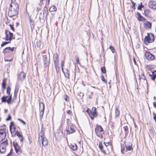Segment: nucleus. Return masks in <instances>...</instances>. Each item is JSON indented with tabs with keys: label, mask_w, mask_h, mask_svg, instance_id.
I'll use <instances>...</instances> for the list:
<instances>
[{
	"label": "nucleus",
	"mask_w": 156,
	"mask_h": 156,
	"mask_svg": "<svg viewBox=\"0 0 156 156\" xmlns=\"http://www.w3.org/2000/svg\"><path fill=\"white\" fill-rule=\"evenodd\" d=\"M19 12V5L17 3H11L8 13L9 16L12 17L17 15Z\"/></svg>",
	"instance_id": "f257e3e1"
},
{
	"label": "nucleus",
	"mask_w": 156,
	"mask_h": 156,
	"mask_svg": "<svg viewBox=\"0 0 156 156\" xmlns=\"http://www.w3.org/2000/svg\"><path fill=\"white\" fill-rule=\"evenodd\" d=\"M154 40V35L152 33L147 34V36H146L144 39V42L146 44H148V43H152Z\"/></svg>",
	"instance_id": "f03ea898"
},
{
	"label": "nucleus",
	"mask_w": 156,
	"mask_h": 156,
	"mask_svg": "<svg viewBox=\"0 0 156 156\" xmlns=\"http://www.w3.org/2000/svg\"><path fill=\"white\" fill-rule=\"evenodd\" d=\"M95 132L97 136L101 138L102 137L104 132L101 126H98L95 129Z\"/></svg>",
	"instance_id": "7ed1b4c3"
},
{
	"label": "nucleus",
	"mask_w": 156,
	"mask_h": 156,
	"mask_svg": "<svg viewBox=\"0 0 156 156\" xmlns=\"http://www.w3.org/2000/svg\"><path fill=\"white\" fill-rule=\"evenodd\" d=\"M8 145L7 140H5L1 143L0 145V152L3 154L5 152L6 150V147Z\"/></svg>",
	"instance_id": "20e7f679"
},
{
	"label": "nucleus",
	"mask_w": 156,
	"mask_h": 156,
	"mask_svg": "<svg viewBox=\"0 0 156 156\" xmlns=\"http://www.w3.org/2000/svg\"><path fill=\"white\" fill-rule=\"evenodd\" d=\"M1 100L2 102H7L8 104H11L14 102L13 100H12V95H10L9 96H4L2 98Z\"/></svg>",
	"instance_id": "39448f33"
},
{
	"label": "nucleus",
	"mask_w": 156,
	"mask_h": 156,
	"mask_svg": "<svg viewBox=\"0 0 156 156\" xmlns=\"http://www.w3.org/2000/svg\"><path fill=\"white\" fill-rule=\"evenodd\" d=\"M39 144H42V146H45L47 145L48 142L47 139L44 137L43 134L39 138Z\"/></svg>",
	"instance_id": "423d86ee"
},
{
	"label": "nucleus",
	"mask_w": 156,
	"mask_h": 156,
	"mask_svg": "<svg viewBox=\"0 0 156 156\" xmlns=\"http://www.w3.org/2000/svg\"><path fill=\"white\" fill-rule=\"evenodd\" d=\"M42 61L44 67H48L50 64V59L48 58L46 55H43L42 57Z\"/></svg>",
	"instance_id": "0eeeda50"
},
{
	"label": "nucleus",
	"mask_w": 156,
	"mask_h": 156,
	"mask_svg": "<svg viewBox=\"0 0 156 156\" xmlns=\"http://www.w3.org/2000/svg\"><path fill=\"white\" fill-rule=\"evenodd\" d=\"M44 110V106L43 103H40L39 104L40 119H42Z\"/></svg>",
	"instance_id": "6e6552de"
},
{
	"label": "nucleus",
	"mask_w": 156,
	"mask_h": 156,
	"mask_svg": "<svg viewBox=\"0 0 156 156\" xmlns=\"http://www.w3.org/2000/svg\"><path fill=\"white\" fill-rule=\"evenodd\" d=\"M5 34L6 36L5 40L11 41L12 39V37L13 35V34L7 30H5Z\"/></svg>",
	"instance_id": "1a4fd4ad"
},
{
	"label": "nucleus",
	"mask_w": 156,
	"mask_h": 156,
	"mask_svg": "<svg viewBox=\"0 0 156 156\" xmlns=\"http://www.w3.org/2000/svg\"><path fill=\"white\" fill-rule=\"evenodd\" d=\"M90 118L93 119L94 117L97 116L98 114L96 112V108L95 107H93L91 111L89 113Z\"/></svg>",
	"instance_id": "9d476101"
},
{
	"label": "nucleus",
	"mask_w": 156,
	"mask_h": 156,
	"mask_svg": "<svg viewBox=\"0 0 156 156\" xmlns=\"http://www.w3.org/2000/svg\"><path fill=\"white\" fill-rule=\"evenodd\" d=\"M15 47L11 48L10 47H7L5 48L3 51L4 54L6 55L10 53V51L13 52L14 51Z\"/></svg>",
	"instance_id": "9b49d317"
},
{
	"label": "nucleus",
	"mask_w": 156,
	"mask_h": 156,
	"mask_svg": "<svg viewBox=\"0 0 156 156\" xmlns=\"http://www.w3.org/2000/svg\"><path fill=\"white\" fill-rule=\"evenodd\" d=\"M66 130L68 134L73 133L76 131V130L73 126L71 125L68 126V127L66 128Z\"/></svg>",
	"instance_id": "f8f14e48"
},
{
	"label": "nucleus",
	"mask_w": 156,
	"mask_h": 156,
	"mask_svg": "<svg viewBox=\"0 0 156 156\" xmlns=\"http://www.w3.org/2000/svg\"><path fill=\"white\" fill-rule=\"evenodd\" d=\"M145 55L146 59L148 60H152L154 58V56L148 51H146Z\"/></svg>",
	"instance_id": "ddd939ff"
},
{
	"label": "nucleus",
	"mask_w": 156,
	"mask_h": 156,
	"mask_svg": "<svg viewBox=\"0 0 156 156\" xmlns=\"http://www.w3.org/2000/svg\"><path fill=\"white\" fill-rule=\"evenodd\" d=\"M148 6L151 8L156 9V2L153 0H150L148 2Z\"/></svg>",
	"instance_id": "4468645a"
},
{
	"label": "nucleus",
	"mask_w": 156,
	"mask_h": 156,
	"mask_svg": "<svg viewBox=\"0 0 156 156\" xmlns=\"http://www.w3.org/2000/svg\"><path fill=\"white\" fill-rule=\"evenodd\" d=\"M26 77V74L23 72H21L18 75L17 79L19 80L23 81L25 79Z\"/></svg>",
	"instance_id": "2eb2a0df"
},
{
	"label": "nucleus",
	"mask_w": 156,
	"mask_h": 156,
	"mask_svg": "<svg viewBox=\"0 0 156 156\" xmlns=\"http://www.w3.org/2000/svg\"><path fill=\"white\" fill-rule=\"evenodd\" d=\"M63 133L59 130H57L56 133H55V137L57 139L60 138L62 136Z\"/></svg>",
	"instance_id": "dca6fc26"
},
{
	"label": "nucleus",
	"mask_w": 156,
	"mask_h": 156,
	"mask_svg": "<svg viewBox=\"0 0 156 156\" xmlns=\"http://www.w3.org/2000/svg\"><path fill=\"white\" fill-rule=\"evenodd\" d=\"M5 136V131L2 129L0 130V142L4 139Z\"/></svg>",
	"instance_id": "f3484780"
},
{
	"label": "nucleus",
	"mask_w": 156,
	"mask_h": 156,
	"mask_svg": "<svg viewBox=\"0 0 156 156\" xmlns=\"http://www.w3.org/2000/svg\"><path fill=\"white\" fill-rule=\"evenodd\" d=\"M126 146V151H130L133 150V148L132 146V144L131 142H128Z\"/></svg>",
	"instance_id": "a211bd4d"
},
{
	"label": "nucleus",
	"mask_w": 156,
	"mask_h": 156,
	"mask_svg": "<svg viewBox=\"0 0 156 156\" xmlns=\"http://www.w3.org/2000/svg\"><path fill=\"white\" fill-rule=\"evenodd\" d=\"M54 63H59L58 55L57 53H55L53 55Z\"/></svg>",
	"instance_id": "6ab92c4d"
},
{
	"label": "nucleus",
	"mask_w": 156,
	"mask_h": 156,
	"mask_svg": "<svg viewBox=\"0 0 156 156\" xmlns=\"http://www.w3.org/2000/svg\"><path fill=\"white\" fill-rule=\"evenodd\" d=\"M144 27L146 29H150L151 28L152 23L147 21H145L144 23Z\"/></svg>",
	"instance_id": "aec40b11"
},
{
	"label": "nucleus",
	"mask_w": 156,
	"mask_h": 156,
	"mask_svg": "<svg viewBox=\"0 0 156 156\" xmlns=\"http://www.w3.org/2000/svg\"><path fill=\"white\" fill-rule=\"evenodd\" d=\"M43 18L44 17H46L48 15V9L46 6L43 8Z\"/></svg>",
	"instance_id": "412c9836"
},
{
	"label": "nucleus",
	"mask_w": 156,
	"mask_h": 156,
	"mask_svg": "<svg viewBox=\"0 0 156 156\" xmlns=\"http://www.w3.org/2000/svg\"><path fill=\"white\" fill-rule=\"evenodd\" d=\"M137 15L138 17V19L139 21H143L145 20L146 19L144 17L142 16L139 12H137Z\"/></svg>",
	"instance_id": "4be33fe9"
},
{
	"label": "nucleus",
	"mask_w": 156,
	"mask_h": 156,
	"mask_svg": "<svg viewBox=\"0 0 156 156\" xmlns=\"http://www.w3.org/2000/svg\"><path fill=\"white\" fill-rule=\"evenodd\" d=\"M70 147L73 151H76L77 149V147L76 144H71L70 146Z\"/></svg>",
	"instance_id": "5701e85b"
},
{
	"label": "nucleus",
	"mask_w": 156,
	"mask_h": 156,
	"mask_svg": "<svg viewBox=\"0 0 156 156\" xmlns=\"http://www.w3.org/2000/svg\"><path fill=\"white\" fill-rule=\"evenodd\" d=\"M29 22L30 25V27L32 29L33 28H34V21L33 20H32L30 18Z\"/></svg>",
	"instance_id": "b1692460"
},
{
	"label": "nucleus",
	"mask_w": 156,
	"mask_h": 156,
	"mask_svg": "<svg viewBox=\"0 0 156 156\" xmlns=\"http://www.w3.org/2000/svg\"><path fill=\"white\" fill-rule=\"evenodd\" d=\"M42 4V3L40 2L38 4V5H37L36 9V11L37 12H38L40 10H41Z\"/></svg>",
	"instance_id": "393cba45"
},
{
	"label": "nucleus",
	"mask_w": 156,
	"mask_h": 156,
	"mask_svg": "<svg viewBox=\"0 0 156 156\" xmlns=\"http://www.w3.org/2000/svg\"><path fill=\"white\" fill-rule=\"evenodd\" d=\"M149 76L151 77V79L152 80H154L156 78V74L154 73V72H152V74H150Z\"/></svg>",
	"instance_id": "a878e982"
},
{
	"label": "nucleus",
	"mask_w": 156,
	"mask_h": 156,
	"mask_svg": "<svg viewBox=\"0 0 156 156\" xmlns=\"http://www.w3.org/2000/svg\"><path fill=\"white\" fill-rule=\"evenodd\" d=\"M150 13V10L146 9L144 11V14L145 16H149Z\"/></svg>",
	"instance_id": "bb28decb"
},
{
	"label": "nucleus",
	"mask_w": 156,
	"mask_h": 156,
	"mask_svg": "<svg viewBox=\"0 0 156 156\" xmlns=\"http://www.w3.org/2000/svg\"><path fill=\"white\" fill-rule=\"evenodd\" d=\"M19 86L16 84L15 86V87L14 90V93H17L19 90Z\"/></svg>",
	"instance_id": "cd10ccee"
},
{
	"label": "nucleus",
	"mask_w": 156,
	"mask_h": 156,
	"mask_svg": "<svg viewBox=\"0 0 156 156\" xmlns=\"http://www.w3.org/2000/svg\"><path fill=\"white\" fill-rule=\"evenodd\" d=\"M125 150V146L124 144L122 145L121 144V152L122 154H124V151Z\"/></svg>",
	"instance_id": "c85d7f7f"
},
{
	"label": "nucleus",
	"mask_w": 156,
	"mask_h": 156,
	"mask_svg": "<svg viewBox=\"0 0 156 156\" xmlns=\"http://www.w3.org/2000/svg\"><path fill=\"white\" fill-rule=\"evenodd\" d=\"M15 135H16L18 137H20L23 135L22 133L19 132L18 131H16L15 132Z\"/></svg>",
	"instance_id": "c756f323"
},
{
	"label": "nucleus",
	"mask_w": 156,
	"mask_h": 156,
	"mask_svg": "<svg viewBox=\"0 0 156 156\" xmlns=\"http://www.w3.org/2000/svg\"><path fill=\"white\" fill-rule=\"evenodd\" d=\"M56 10V8L54 6L51 7L49 9L50 12L55 11Z\"/></svg>",
	"instance_id": "7c9ffc66"
},
{
	"label": "nucleus",
	"mask_w": 156,
	"mask_h": 156,
	"mask_svg": "<svg viewBox=\"0 0 156 156\" xmlns=\"http://www.w3.org/2000/svg\"><path fill=\"white\" fill-rule=\"evenodd\" d=\"M115 116L117 117L118 115H119V111L118 109L116 108L115 111Z\"/></svg>",
	"instance_id": "2f4dec72"
},
{
	"label": "nucleus",
	"mask_w": 156,
	"mask_h": 156,
	"mask_svg": "<svg viewBox=\"0 0 156 156\" xmlns=\"http://www.w3.org/2000/svg\"><path fill=\"white\" fill-rule=\"evenodd\" d=\"M139 78L140 79H142L143 80H146L144 75L143 73L141 74V75H140Z\"/></svg>",
	"instance_id": "473e14b6"
},
{
	"label": "nucleus",
	"mask_w": 156,
	"mask_h": 156,
	"mask_svg": "<svg viewBox=\"0 0 156 156\" xmlns=\"http://www.w3.org/2000/svg\"><path fill=\"white\" fill-rule=\"evenodd\" d=\"M11 88L9 86H8L7 88V93L9 95L10 93Z\"/></svg>",
	"instance_id": "72a5a7b5"
},
{
	"label": "nucleus",
	"mask_w": 156,
	"mask_h": 156,
	"mask_svg": "<svg viewBox=\"0 0 156 156\" xmlns=\"http://www.w3.org/2000/svg\"><path fill=\"white\" fill-rule=\"evenodd\" d=\"M15 149L16 152V153H17L20 150V147L18 146L15 147H14Z\"/></svg>",
	"instance_id": "f704fd0d"
},
{
	"label": "nucleus",
	"mask_w": 156,
	"mask_h": 156,
	"mask_svg": "<svg viewBox=\"0 0 156 156\" xmlns=\"http://www.w3.org/2000/svg\"><path fill=\"white\" fill-rule=\"evenodd\" d=\"M76 62L77 64L80 65V62L79 61V58L78 56H76Z\"/></svg>",
	"instance_id": "c9c22d12"
},
{
	"label": "nucleus",
	"mask_w": 156,
	"mask_h": 156,
	"mask_svg": "<svg viewBox=\"0 0 156 156\" xmlns=\"http://www.w3.org/2000/svg\"><path fill=\"white\" fill-rule=\"evenodd\" d=\"M109 48L113 53L115 52V50L113 47L111 46Z\"/></svg>",
	"instance_id": "e433bc0d"
},
{
	"label": "nucleus",
	"mask_w": 156,
	"mask_h": 156,
	"mask_svg": "<svg viewBox=\"0 0 156 156\" xmlns=\"http://www.w3.org/2000/svg\"><path fill=\"white\" fill-rule=\"evenodd\" d=\"M14 124V122H10V125L9 126V129L11 132V133H12V126Z\"/></svg>",
	"instance_id": "4c0bfd02"
},
{
	"label": "nucleus",
	"mask_w": 156,
	"mask_h": 156,
	"mask_svg": "<svg viewBox=\"0 0 156 156\" xmlns=\"http://www.w3.org/2000/svg\"><path fill=\"white\" fill-rule=\"evenodd\" d=\"M2 84V88L3 89L5 88V80H3Z\"/></svg>",
	"instance_id": "58836bf2"
},
{
	"label": "nucleus",
	"mask_w": 156,
	"mask_h": 156,
	"mask_svg": "<svg viewBox=\"0 0 156 156\" xmlns=\"http://www.w3.org/2000/svg\"><path fill=\"white\" fill-rule=\"evenodd\" d=\"M99 147L101 151H102L103 149L102 144L101 142H99Z\"/></svg>",
	"instance_id": "ea45409f"
},
{
	"label": "nucleus",
	"mask_w": 156,
	"mask_h": 156,
	"mask_svg": "<svg viewBox=\"0 0 156 156\" xmlns=\"http://www.w3.org/2000/svg\"><path fill=\"white\" fill-rule=\"evenodd\" d=\"M101 72L104 73H106V69L105 67H102L101 68Z\"/></svg>",
	"instance_id": "a19ab883"
},
{
	"label": "nucleus",
	"mask_w": 156,
	"mask_h": 156,
	"mask_svg": "<svg viewBox=\"0 0 156 156\" xmlns=\"http://www.w3.org/2000/svg\"><path fill=\"white\" fill-rule=\"evenodd\" d=\"M144 7L143 5H142V3H140V5H139L138 7H137V9L138 10H141V9L143 8Z\"/></svg>",
	"instance_id": "79ce46f5"
},
{
	"label": "nucleus",
	"mask_w": 156,
	"mask_h": 156,
	"mask_svg": "<svg viewBox=\"0 0 156 156\" xmlns=\"http://www.w3.org/2000/svg\"><path fill=\"white\" fill-rule=\"evenodd\" d=\"M10 41H8V42H3V43H2L1 44V47H3L4 46H5V45L7 44H8L10 43Z\"/></svg>",
	"instance_id": "37998d69"
},
{
	"label": "nucleus",
	"mask_w": 156,
	"mask_h": 156,
	"mask_svg": "<svg viewBox=\"0 0 156 156\" xmlns=\"http://www.w3.org/2000/svg\"><path fill=\"white\" fill-rule=\"evenodd\" d=\"M63 72L64 74L65 77L66 78H69V74L67 72V73H65L64 71Z\"/></svg>",
	"instance_id": "c03bdc74"
},
{
	"label": "nucleus",
	"mask_w": 156,
	"mask_h": 156,
	"mask_svg": "<svg viewBox=\"0 0 156 156\" xmlns=\"http://www.w3.org/2000/svg\"><path fill=\"white\" fill-rule=\"evenodd\" d=\"M131 3L133 4V6L132 7L134 9H136L135 7V5L136 4V3L132 0H131Z\"/></svg>",
	"instance_id": "a18cd8bd"
},
{
	"label": "nucleus",
	"mask_w": 156,
	"mask_h": 156,
	"mask_svg": "<svg viewBox=\"0 0 156 156\" xmlns=\"http://www.w3.org/2000/svg\"><path fill=\"white\" fill-rule=\"evenodd\" d=\"M64 63V61L63 60H62L61 61V66L62 67V70L63 72V64Z\"/></svg>",
	"instance_id": "49530a36"
},
{
	"label": "nucleus",
	"mask_w": 156,
	"mask_h": 156,
	"mask_svg": "<svg viewBox=\"0 0 156 156\" xmlns=\"http://www.w3.org/2000/svg\"><path fill=\"white\" fill-rule=\"evenodd\" d=\"M153 119L156 123V113L154 112L153 113Z\"/></svg>",
	"instance_id": "de8ad7c7"
},
{
	"label": "nucleus",
	"mask_w": 156,
	"mask_h": 156,
	"mask_svg": "<svg viewBox=\"0 0 156 156\" xmlns=\"http://www.w3.org/2000/svg\"><path fill=\"white\" fill-rule=\"evenodd\" d=\"M18 120H19V121H20V122H22L24 125H26V122H25L23 120L21 119H20V118H19V119H18Z\"/></svg>",
	"instance_id": "09e8293b"
},
{
	"label": "nucleus",
	"mask_w": 156,
	"mask_h": 156,
	"mask_svg": "<svg viewBox=\"0 0 156 156\" xmlns=\"http://www.w3.org/2000/svg\"><path fill=\"white\" fill-rule=\"evenodd\" d=\"M101 80L103 81H104V82H106V80H105V78H104V77L103 75H102L101 76Z\"/></svg>",
	"instance_id": "8fccbe9b"
},
{
	"label": "nucleus",
	"mask_w": 156,
	"mask_h": 156,
	"mask_svg": "<svg viewBox=\"0 0 156 156\" xmlns=\"http://www.w3.org/2000/svg\"><path fill=\"white\" fill-rule=\"evenodd\" d=\"M19 138L20 141V142H23V135L22 136H20V137H19Z\"/></svg>",
	"instance_id": "3c124183"
},
{
	"label": "nucleus",
	"mask_w": 156,
	"mask_h": 156,
	"mask_svg": "<svg viewBox=\"0 0 156 156\" xmlns=\"http://www.w3.org/2000/svg\"><path fill=\"white\" fill-rule=\"evenodd\" d=\"M59 63H54L55 69L59 67V66L58 64Z\"/></svg>",
	"instance_id": "603ef678"
},
{
	"label": "nucleus",
	"mask_w": 156,
	"mask_h": 156,
	"mask_svg": "<svg viewBox=\"0 0 156 156\" xmlns=\"http://www.w3.org/2000/svg\"><path fill=\"white\" fill-rule=\"evenodd\" d=\"M10 27L11 29L13 31H14L15 29L14 27H13V25L10 24Z\"/></svg>",
	"instance_id": "864d4df0"
},
{
	"label": "nucleus",
	"mask_w": 156,
	"mask_h": 156,
	"mask_svg": "<svg viewBox=\"0 0 156 156\" xmlns=\"http://www.w3.org/2000/svg\"><path fill=\"white\" fill-rule=\"evenodd\" d=\"M11 119V117L10 115H8V117L6 119V121H9Z\"/></svg>",
	"instance_id": "5fc2aeb1"
},
{
	"label": "nucleus",
	"mask_w": 156,
	"mask_h": 156,
	"mask_svg": "<svg viewBox=\"0 0 156 156\" xmlns=\"http://www.w3.org/2000/svg\"><path fill=\"white\" fill-rule=\"evenodd\" d=\"M17 93H14V95L13 96V98L15 99H16L17 97Z\"/></svg>",
	"instance_id": "6e6d98bb"
},
{
	"label": "nucleus",
	"mask_w": 156,
	"mask_h": 156,
	"mask_svg": "<svg viewBox=\"0 0 156 156\" xmlns=\"http://www.w3.org/2000/svg\"><path fill=\"white\" fill-rule=\"evenodd\" d=\"M13 146L14 147H16V146H17L18 145L17 143L16 142H13Z\"/></svg>",
	"instance_id": "4d7b16f0"
},
{
	"label": "nucleus",
	"mask_w": 156,
	"mask_h": 156,
	"mask_svg": "<svg viewBox=\"0 0 156 156\" xmlns=\"http://www.w3.org/2000/svg\"><path fill=\"white\" fill-rule=\"evenodd\" d=\"M19 0H11V3H17Z\"/></svg>",
	"instance_id": "13d9d810"
},
{
	"label": "nucleus",
	"mask_w": 156,
	"mask_h": 156,
	"mask_svg": "<svg viewBox=\"0 0 156 156\" xmlns=\"http://www.w3.org/2000/svg\"><path fill=\"white\" fill-rule=\"evenodd\" d=\"M72 112L71 110H68L67 111V113L69 114H70L72 113Z\"/></svg>",
	"instance_id": "bf43d9fd"
},
{
	"label": "nucleus",
	"mask_w": 156,
	"mask_h": 156,
	"mask_svg": "<svg viewBox=\"0 0 156 156\" xmlns=\"http://www.w3.org/2000/svg\"><path fill=\"white\" fill-rule=\"evenodd\" d=\"M55 69L57 73H58L59 70V67L58 68H57V69L56 68Z\"/></svg>",
	"instance_id": "052dcab7"
},
{
	"label": "nucleus",
	"mask_w": 156,
	"mask_h": 156,
	"mask_svg": "<svg viewBox=\"0 0 156 156\" xmlns=\"http://www.w3.org/2000/svg\"><path fill=\"white\" fill-rule=\"evenodd\" d=\"M153 105L154 107L156 108V101L154 102L153 103Z\"/></svg>",
	"instance_id": "680f3d73"
},
{
	"label": "nucleus",
	"mask_w": 156,
	"mask_h": 156,
	"mask_svg": "<svg viewBox=\"0 0 156 156\" xmlns=\"http://www.w3.org/2000/svg\"><path fill=\"white\" fill-rule=\"evenodd\" d=\"M124 130L125 131H126L127 130V126H124L123 127Z\"/></svg>",
	"instance_id": "e2e57ef3"
},
{
	"label": "nucleus",
	"mask_w": 156,
	"mask_h": 156,
	"mask_svg": "<svg viewBox=\"0 0 156 156\" xmlns=\"http://www.w3.org/2000/svg\"><path fill=\"white\" fill-rule=\"evenodd\" d=\"M12 60V59H11L10 60H8V59H5V61H11Z\"/></svg>",
	"instance_id": "0e129e2a"
},
{
	"label": "nucleus",
	"mask_w": 156,
	"mask_h": 156,
	"mask_svg": "<svg viewBox=\"0 0 156 156\" xmlns=\"http://www.w3.org/2000/svg\"><path fill=\"white\" fill-rule=\"evenodd\" d=\"M12 151V150H11L10 152L9 153V154H8V155L6 156H9V155L11 154Z\"/></svg>",
	"instance_id": "69168bd1"
},
{
	"label": "nucleus",
	"mask_w": 156,
	"mask_h": 156,
	"mask_svg": "<svg viewBox=\"0 0 156 156\" xmlns=\"http://www.w3.org/2000/svg\"><path fill=\"white\" fill-rule=\"evenodd\" d=\"M133 60L134 62V63H135V64H136V61H135V58H134V59H133Z\"/></svg>",
	"instance_id": "338daca9"
},
{
	"label": "nucleus",
	"mask_w": 156,
	"mask_h": 156,
	"mask_svg": "<svg viewBox=\"0 0 156 156\" xmlns=\"http://www.w3.org/2000/svg\"><path fill=\"white\" fill-rule=\"evenodd\" d=\"M50 2V0H47L46 3H48V4Z\"/></svg>",
	"instance_id": "774afa93"
}]
</instances>
